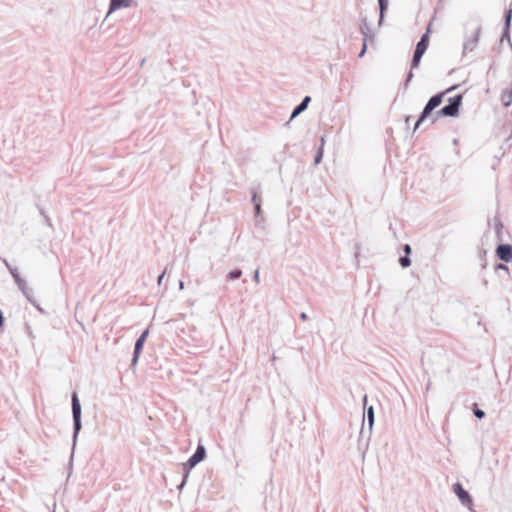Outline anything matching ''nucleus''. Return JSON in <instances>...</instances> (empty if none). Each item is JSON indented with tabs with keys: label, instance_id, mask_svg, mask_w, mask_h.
Instances as JSON below:
<instances>
[{
	"label": "nucleus",
	"instance_id": "cd10ccee",
	"mask_svg": "<svg viewBox=\"0 0 512 512\" xmlns=\"http://www.w3.org/2000/svg\"><path fill=\"white\" fill-rule=\"evenodd\" d=\"M412 78H413V73H412V71H410V72L408 73V75H407V79H406V82H405V85H406V86H407V85H408V83L412 80Z\"/></svg>",
	"mask_w": 512,
	"mask_h": 512
},
{
	"label": "nucleus",
	"instance_id": "1a4fd4ad",
	"mask_svg": "<svg viewBox=\"0 0 512 512\" xmlns=\"http://www.w3.org/2000/svg\"><path fill=\"white\" fill-rule=\"evenodd\" d=\"M496 254L499 259L510 262L512 261V246L509 244H501L497 247Z\"/></svg>",
	"mask_w": 512,
	"mask_h": 512
},
{
	"label": "nucleus",
	"instance_id": "473e14b6",
	"mask_svg": "<svg viewBox=\"0 0 512 512\" xmlns=\"http://www.w3.org/2000/svg\"><path fill=\"white\" fill-rule=\"evenodd\" d=\"M307 318H308V316H307V314H306L305 312H302V313L300 314V319H301V320H306Z\"/></svg>",
	"mask_w": 512,
	"mask_h": 512
},
{
	"label": "nucleus",
	"instance_id": "2eb2a0df",
	"mask_svg": "<svg viewBox=\"0 0 512 512\" xmlns=\"http://www.w3.org/2000/svg\"><path fill=\"white\" fill-rule=\"evenodd\" d=\"M511 17H512V9H509L505 15V32L503 34V37L508 35Z\"/></svg>",
	"mask_w": 512,
	"mask_h": 512
},
{
	"label": "nucleus",
	"instance_id": "bb28decb",
	"mask_svg": "<svg viewBox=\"0 0 512 512\" xmlns=\"http://www.w3.org/2000/svg\"><path fill=\"white\" fill-rule=\"evenodd\" d=\"M188 474H189V472L187 471L185 476H184V479H183L182 483L178 486L179 490H181L183 488V486L185 485V482H186V479L188 477Z\"/></svg>",
	"mask_w": 512,
	"mask_h": 512
},
{
	"label": "nucleus",
	"instance_id": "a211bd4d",
	"mask_svg": "<svg viewBox=\"0 0 512 512\" xmlns=\"http://www.w3.org/2000/svg\"><path fill=\"white\" fill-rule=\"evenodd\" d=\"M241 275H242V271L237 269V270L231 271L228 274V279L235 280V279H238Z\"/></svg>",
	"mask_w": 512,
	"mask_h": 512
},
{
	"label": "nucleus",
	"instance_id": "f3484780",
	"mask_svg": "<svg viewBox=\"0 0 512 512\" xmlns=\"http://www.w3.org/2000/svg\"><path fill=\"white\" fill-rule=\"evenodd\" d=\"M399 263L400 265L403 267V268H406V267H409L411 265V260L410 258L408 257V255L404 256V257H401L399 259Z\"/></svg>",
	"mask_w": 512,
	"mask_h": 512
},
{
	"label": "nucleus",
	"instance_id": "c85d7f7f",
	"mask_svg": "<svg viewBox=\"0 0 512 512\" xmlns=\"http://www.w3.org/2000/svg\"><path fill=\"white\" fill-rule=\"evenodd\" d=\"M253 279L256 283H259V270L257 269L255 272H254V276H253Z\"/></svg>",
	"mask_w": 512,
	"mask_h": 512
},
{
	"label": "nucleus",
	"instance_id": "5701e85b",
	"mask_svg": "<svg viewBox=\"0 0 512 512\" xmlns=\"http://www.w3.org/2000/svg\"><path fill=\"white\" fill-rule=\"evenodd\" d=\"M367 50V41L364 39L363 47L361 49V52L359 53V57H363Z\"/></svg>",
	"mask_w": 512,
	"mask_h": 512
},
{
	"label": "nucleus",
	"instance_id": "39448f33",
	"mask_svg": "<svg viewBox=\"0 0 512 512\" xmlns=\"http://www.w3.org/2000/svg\"><path fill=\"white\" fill-rule=\"evenodd\" d=\"M428 44H429V36H428V32H426L425 34L422 35L420 41L416 45V49L414 51V55H413V59H412V63H411V69L418 67L423 54L426 52V50L428 48Z\"/></svg>",
	"mask_w": 512,
	"mask_h": 512
},
{
	"label": "nucleus",
	"instance_id": "2f4dec72",
	"mask_svg": "<svg viewBox=\"0 0 512 512\" xmlns=\"http://www.w3.org/2000/svg\"><path fill=\"white\" fill-rule=\"evenodd\" d=\"M3 324H4V317H3L2 311L0 310V327H2Z\"/></svg>",
	"mask_w": 512,
	"mask_h": 512
},
{
	"label": "nucleus",
	"instance_id": "f8f14e48",
	"mask_svg": "<svg viewBox=\"0 0 512 512\" xmlns=\"http://www.w3.org/2000/svg\"><path fill=\"white\" fill-rule=\"evenodd\" d=\"M310 101L311 98L309 96H305L301 103L294 108L290 118L293 119L302 113L307 108Z\"/></svg>",
	"mask_w": 512,
	"mask_h": 512
},
{
	"label": "nucleus",
	"instance_id": "aec40b11",
	"mask_svg": "<svg viewBox=\"0 0 512 512\" xmlns=\"http://www.w3.org/2000/svg\"><path fill=\"white\" fill-rule=\"evenodd\" d=\"M25 331L30 338H32V339L35 338V335H34L33 330L30 325H28V324L25 325Z\"/></svg>",
	"mask_w": 512,
	"mask_h": 512
},
{
	"label": "nucleus",
	"instance_id": "ddd939ff",
	"mask_svg": "<svg viewBox=\"0 0 512 512\" xmlns=\"http://www.w3.org/2000/svg\"><path fill=\"white\" fill-rule=\"evenodd\" d=\"M360 29H361V33L363 34L364 39H366V41L368 39L373 40L374 35L371 32L370 27L368 26V24L365 21L362 22Z\"/></svg>",
	"mask_w": 512,
	"mask_h": 512
},
{
	"label": "nucleus",
	"instance_id": "412c9836",
	"mask_svg": "<svg viewBox=\"0 0 512 512\" xmlns=\"http://www.w3.org/2000/svg\"><path fill=\"white\" fill-rule=\"evenodd\" d=\"M474 415H475V417L482 419L485 416V412L483 410L477 408L474 410Z\"/></svg>",
	"mask_w": 512,
	"mask_h": 512
},
{
	"label": "nucleus",
	"instance_id": "a878e982",
	"mask_svg": "<svg viewBox=\"0 0 512 512\" xmlns=\"http://www.w3.org/2000/svg\"><path fill=\"white\" fill-rule=\"evenodd\" d=\"M252 202L254 203V205H256V202H260V200H258L256 191L252 192Z\"/></svg>",
	"mask_w": 512,
	"mask_h": 512
},
{
	"label": "nucleus",
	"instance_id": "7ed1b4c3",
	"mask_svg": "<svg viewBox=\"0 0 512 512\" xmlns=\"http://www.w3.org/2000/svg\"><path fill=\"white\" fill-rule=\"evenodd\" d=\"M443 95H444V93H439V94L432 96L429 99V101L426 103L419 119L415 123L414 130L418 129L420 124L431 114V112L442 103Z\"/></svg>",
	"mask_w": 512,
	"mask_h": 512
},
{
	"label": "nucleus",
	"instance_id": "0eeeda50",
	"mask_svg": "<svg viewBox=\"0 0 512 512\" xmlns=\"http://www.w3.org/2000/svg\"><path fill=\"white\" fill-rule=\"evenodd\" d=\"M452 488L453 492L459 498L461 504L472 510L473 500L469 493L462 487V485L460 483H455L453 484Z\"/></svg>",
	"mask_w": 512,
	"mask_h": 512
},
{
	"label": "nucleus",
	"instance_id": "7c9ffc66",
	"mask_svg": "<svg viewBox=\"0 0 512 512\" xmlns=\"http://www.w3.org/2000/svg\"><path fill=\"white\" fill-rule=\"evenodd\" d=\"M165 272H166V271H164V272H163V273L158 277V280H157L158 285H161L162 280H163L164 275H165Z\"/></svg>",
	"mask_w": 512,
	"mask_h": 512
},
{
	"label": "nucleus",
	"instance_id": "393cba45",
	"mask_svg": "<svg viewBox=\"0 0 512 512\" xmlns=\"http://www.w3.org/2000/svg\"><path fill=\"white\" fill-rule=\"evenodd\" d=\"M149 334V330L146 329L145 331L142 332V334L139 336V339H142L143 341H146V338Z\"/></svg>",
	"mask_w": 512,
	"mask_h": 512
},
{
	"label": "nucleus",
	"instance_id": "6e6552de",
	"mask_svg": "<svg viewBox=\"0 0 512 512\" xmlns=\"http://www.w3.org/2000/svg\"><path fill=\"white\" fill-rule=\"evenodd\" d=\"M206 456V449L203 445L199 444L195 453L184 464L186 469H191L200 463Z\"/></svg>",
	"mask_w": 512,
	"mask_h": 512
},
{
	"label": "nucleus",
	"instance_id": "6ab92c4d",
	"mask_svg": "<svg viewBox=\"0 0 512 512\" xmlns=\"http://www.w3.org/2000/svg\"><path fill=\"white\" fill-rule=\"evenodd\" d=\"M322 157H323V150H322V148H320L314 158V162L316 165L321 162Z\"/></svg>",
	"mask_w": 512,
	"mask_h": 512
},
{
	"label": "nucleus",
	"instance_id": "4c0bfd02",
	"mask_svg": "<svg viewBox=\"0 0 512 512\" xmlns=\"http://www.w3.org/2000/svg\"><path fill=\"white\" fill-rule=\"evenodd\" d=\"M37 309L40 311V312H43V309L40 308L39 306H37Z\"/></svg>",
	"mask_w": 512,
	"mask_h": 512
},
{
	"label": "nucleus",
	"instance_id": "20e7f679",
	"mask_svg": "<svg viewBox=\"0 0 512 512\" xmlns=\"http://www.w3.org/2000/svg\"><path fill=\"white\" fill-rule=\"evenodd\" d=\"M462 102V96L457 95L455 97L449 98V103L438 110L436 112V116H448V117H454L458 114L459 107Z\"/></svg>",
	"mask_w": 512,
	"mask_h": 512
},
{
	"label": "nucleus",
	"instance_id": "c756f323",
	"mask_svg": "<svg viewBox=\"0 0 512 512\" xmlns=\"http://www.w3.org/2000/svg\"><path fill=\"white\" fill-rule=\"evenodd\" d=\"M404 252L406 255H409L411 253V247L409 244L404 245Z\"/></svg>",
	"mask_w": 512,
	"mask_h": 512
},
{
	"label": "nucleus",
	"instance_id": "72a5a7b5",
	"mask_svg": "<svg viewBox=\"0 0 512 512\" xmlns=\"http://www.w3.org/2000/svg\"><path fill=\"white\" fill-rule=\"evenodd\" d=\"M185 288L184 282L181 280L179 281V289L183 290Z\"/></svg>",
	"mask_w": 512,
	"mask_h": 512
},
{
	"label": "nucleus",
	"instance_id": "f704fd0d",
	"mask_svg": "<svg viewBox=\"0 0 512 512\" xmlns=\"http://www.w3.org/2000/svg\"><path fill=\"white\" fill-rule=\"evenodd\" d=\"M498 269H505V270H507L508 268L504 264H499L498 265Z\"/></svg>",
	"mask_w": 512,
	"mask_h": 512
},
{
	"label": "nucleus",
	"instance_id": "c9c22d12",
	"mask_svg": "<svg viewBox=\"0 0 512 512\" xmlns=\"http://www.w3.org/2000/svg\"><path fill=\"white\" fill-rule=\"evenodd\" d=\"M363 402H364V405H366V403H367V396L366 395L363 398Z\"/></svg>",
	"mask_w": 512,
	"mask_h": 512
},
{
	"label": "nucleus",
	"instance_id": "4be33fe9",
	"mask_svg": "<svg viewBox=\"0 0 512 512\" xmlns=\"http://www.w3.org/2000/svg\"><path fill=\"white\" fill-rule=\"evenodd\" d=\"M254 208H255V216L259 217V215L261 213V204H260V202H256V205H254Z\"/></svg>",
	"mask_w": 512,
	"mask_h": 512
},
{
	"label": "nucleus",
	"instance_id": "423d86ee",
	"mask_svg": "<svg viewBox=\"0 0 512 512\" xmlns=\"http://www.w3.org/2000/svg\"><path fill=\"white\" fill-rule=\"evenodd\" d=\"M3 263L5 264V266L7 267L9 272L11 273V275L14 278L18 288L22 291V293L26 296V298L34 304V302L30 299L28 288H27V283H26V281L24 279H22L20 277L17 269L13 268L6 259H3Z\"/></svg>",
	"mask_w": 512,
	"mask_h": 512
},
{
	"label": "nucleus",
	"instance_id": "9d476101",
	"mask_svg": "<svg viewBox=\"0 0 512 512\" xmlns=\"http://www.w3.org/2000/svg\"><path fill=\"white\" fill-rule=\"evenodd\" d=\"M145 341H143L142 339H137L136 342H135V346H134V353H133V358H132V362H131V366L134 367L137 365L138 363V359L140 357V354H141V351L143 349V345H144Z\"/></svg>",
	"mask_w": 512,
	"mask_h": 512
},
{
	"label": "nucleus",
	"instance_id": "e433bc0d",
	"mask_svg": "<svg viewBox=\"0 0 512 512\" xmlns=\"http://www.w3.org/2000/svg\"><path fill=\"white\" fill-rule=\"evenodd\" d=\"M510 100H512V90L509 93Z\"/></svg>",
	"mask_w": 512,
	"mask_h": 512
},
{
	"label": "nucleus",
	"instance_id": "f03ea898",
	"mask_svg": "<svg viewBox=\"0 0 512 512\" xmlns=\"http://www.w3.org/2000/svg\"><path fill=\"white\" fill-rule=\"evenodd\" d=\"M72 417L74 424L73 432V446H75L78 434L82 428L81 424V405L77 396V393L72 394Z\"/></svg>",
	"mask_w": 512,
	"mask_h": 512
},
{
	"label": "nucleus",
	"instance_id": "f257e3e1",
	"mask_svg": "<svg viewBox=\"0 0 512 512\" xmlns=\"http://www.w3.org/2000/svg\"><path fill=\"white\" fill-rule=\"evenodd\" d=\"M481 27L477 24L466 26L465 39L463 42L462 56L468 52H473L479 43Z\"/></svg>",
	"mask_w": 512,
	"mask_h": 512
},
{
	"label": "nucleus",
	"instance_id": "9b49d317",
	"mask_svg": "<svg viewBox=\"0 0 512 512\" xmlns=\"http://www.w3.org/2000/svg\"><path fill=\"white\" fill-rule=\"evenodd\" d=\"M131 2H132V0H110L108 14H110L111 12L118 10L120 8L129 7Z\"/></svg>",
	"mask_w": 512,
	"mask_h": 512
},
{
	"label": "nucleus",
	"instance_id": "b1692460",
	"mask_svg": "<svg viewBox=\"0 0 512 512\" xmlns=\"http://www.w3.org/2000/svg\"><path fill=\"white\" fill-rule=\"evenodd\" d=\"M149 334V330L146 329L145 331L142 332V334L139 336V339H142L143 341H146V338Z\"/></svg>",
	"mask_w": 512,
	"mask_h": 512
},
{
	"label": "nucleus",
	"instance_id": "4468645a",
	"mask_svg": "<svg viewBox=\"0 0 512 512\" xmlns=\"http://www.w3.org/2000/svg\"><path fill=\"white\" fill-rule=\"evenodd\" d=\"M379 3V10H380V18H379V24L381 25L385 11L388 8V0H378Z\"/></svg>",
	"mask_w": 512,
	"mask_h": 512
},
{
	"label": "nucleus",
	"instance_id": "dca6fc26",
	"mask_svg": "<svg viewBox=\"0 0 512 512\" xmlns=\"http://www.w3.org/2000/svg\"><path fill=\"white\" fill-rule=\"evenodd\" d=\"M367 420H368V424H369V430L371 431L373 428V424H374V409L372 406H370L367 409Z\"/></svg>",
	"mask_w": 512,
	"mask_h": 512
}]
</instances>
